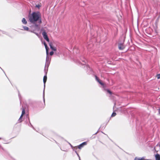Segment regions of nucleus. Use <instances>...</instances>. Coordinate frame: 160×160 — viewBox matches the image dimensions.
<instances>
[{
  "instance_id": "nucleus-25",
  "label": "nucleus",
  "mask_w": 160,
  "mask_h": 160,
  "mask_svg": "<svg viewBox=\"0 0 160 160\" xmlns=\"http://www.w3.org/2000/svg\"><path fill=\"white\" fill-rule=\"evenodd\" d=\"M76 152H77L76 151ZM77 153V154L79 156V160H80V157L79 156L78 154V153Z\"/></svg>"
},
{
  "instance_id": "nucleus-4",
  "label": "nucleus",
  "mask_w": 160,
  "mask_h": 160,
  "mask_svg": "<svg viewBox=\"0 0 160 160\" xmlns=\"http://www.w3.org/2000/svg\"><path fill=\"white\" fill-rule=\"evenodd\" d=\"M42 35L43 37V38L45 39L47 42H49V39L47 36V33L45 31L43 32H42Z\"/></svg>"
},
{
  "instance_id": "nucleus-22",
  "label": "nucleus",
  "mask_w": 160,
  "mask_h": 160,
  "mask_svg": "<svg viewBox=\"0 0 160 160\" xmlns=\"http://www.w3.org/2000/svg\"><path fill=\"white\" fill-rule=\"evenodd\" d=\"M156 147H158L159 148V149H160V144L159 145H158V144L156 146Z\"/></svg>"
},
{
  "instance_id": "nucleus-30",
  "label": "nucleus",
  "mask_w": 160,
  "mask_h": 160,
  "mask_svg": "<svg viewBox=\"0 0 160 160\" xmlns=\"http://www.w3.org/2000/svg\"><path fill=\"white\" fill-rule=\"evenodd\" d=\"M1 139V138H0V139Z\"/></svg>"
},
{
  "instance_id": "nucleus-16",
  "label": "nucleus",
  "mask_w": 160,
  "mask_h": 160,
  "mask_svg": "<svg viewBox=\"0 0 160 160\" xmlns=\"http://www.w3.org/2000/svg\"><path fill=\"white\" fill-rule=\"evenodd\" d=\"M144 159V158H137V157L135 158L134 159V160H143Z\"/></svg>"
},
{
  "instance_id": "nucleus-5",
  "label": "nucleus",
  "mask_w": 160,
  "mask_h": 160,
  "mask_svg": "<svg viewBox=\"0 0 160 160\" xmlns=\"http://www.w3.org/2000/svg\"><path fill=\"white\" fill-rule=\"evenodd\" d=\"M25 110L23 108L22 110V114L21 115L20 118H19L18 119V121L19 122H22V120H21V118H22V117L23 116V115L25 114Z\"/></svg>"
},
{
  "instance_id": "nucleus-13",
  "label": "nucleus",
  "mask_w": 160,
  "mask_h": 160,
  "mask_svg": "<svg viewBox=\"0 0 160 160\" xmlns=\"http://www.w3.org/2000/svg\"><path fill=\"white\" fill-rule=\"evenodd\" d=\"M22 22L24 24H26L27 23V21H26V19L23 18H22Z\"/></svg>"
},
{
  "instance_id": "nucleus-21",
  "label": "nucleus",
  "mask_w": 160,
  "mask_h": 160,
  "mask_svg": "<svg viewBox=\"0 0 160 160\" xmlns=\"http://www.w3.org/2000/svg\"><path fill=\"white\" fill-rule=\"evenodd\" d=\"M107 92H108L109 94H111V92L110 91H109V90H107Z\"/></svg>"
},
{
  "instance_id": "nucleus-18",
  "label": "nucleus",
  "mask_w": 160,
  "mask_h": 160,
  "mask_svg": "<svg viewBox=\"0 0 160 160\" xmlns=\"http://www.w3.org/2000/svg\"><path fill=\"white\" fill-rule=\"evenodd\" d=\"M116 115V113L113 112L112 114L111 115V116L112 117H114V116H115Z\"/></svg>"
},
{
  "instance_id": "nucleus-11",
  "label": "nucleus",
  "mask_w": 160,
  "mask_h": 160,
  "mask_svg": "<svg viewBox=\"0 0 160 160\" xmlns=\"http://www.w3.org/2000/svg\"><path fill=\"white\" fill-rule=\"evenodd\" d=\"M156 160H160V155L159 154H157L155 156Z\"/></svg>"
},
{
  "instance_id": "nucleus-14",
  "label": "nucleus",
  "mask_w": 160,
  "mask_h": 160,
  "mask_svg": "<svg viewBox=\"0 0 160 160\" xmlns=\"http://www.w3.org/2000/svg\"><path fill=\"white\" fill-rule=\"evenodd\" d=\"M48 54L47 55V57L46 58V61H50V58L48 56Z\"/></svg>"
},
{
  "instance_id": "nucleus-2",
  "label": "nucleus",
  "mask_w": 160,
  "mask_h": 160,
  "mask_svg": "<svg viewBox=\"0 0 160 160\" xmlns=\"http://www.w3.org/2000/svg\"><path fill=\"white\" fill-rule=\"evenodd\" d=\"M32 31H39L40 30V27L39 25L35 24L31 27Z\"/></svg>"
},
{
  "instance_id": "nucleus-7",
  "label": "nucleus",
  "mask_w": 160,
  "mask_h": 160,
  "mask_svg": "<svg viewBox=\"0 0 160 160\" xmlns=\"http://www.w3.org/2000/svg\"><path fill=\"white\" fill-rule=\"evenodd\" d=\"M49 45L51 49L52 50L54 51H56L57 50L56 48L55 47H54L52 46V44L51 42H50L49 43Z\"/></svg>"
},
{
  "instance_id": "nucleus-23",
  "label": "nucleus",
  "mask_w": 160,
  "mask_h": 160,
  "mask_svg": "<svg viewBox=\"0 0 160 160\" xmlns=\"http://www.w3.org/2000/svg\"><path fill=\"white\" fill-rule=\"evenodd\" d=\"M36 7L38 8H39L40 7V6L39 5H37L36 6Z\"/></svg>"
},
{
  "instance_id": "nucleus-28",
  "label": "nucleus",
  "mask_w": 160,
  "mask_h": 160,
  "mask_svg": "<svg viewBox=\"0 0 160 160\" xmlns=\"http://www.w3.org/2000/svg\"><path fill=\"white\" fill-rule=\"evenodd\" d=\"M154 149L156 151L155 148H154Z\"/></svg>"
},
{
  "instance_id": "nucleus-17",
  "label": "nucleus",
  "mask_w": 160,
  "mask_h": 160,
  "mask_svg": "<svg viewBox=\"0 0 160 160\" xmlns=\"http://www.w3.org/2000/svg\"><path fill=\"white\" fill-rule=\"evenodd\" d=\"M31 32H33V33H35V34H36L37 36H38V37H39V34L38 33H37V32H35V31H31Z\"/></svg>"
},
{
  "instance_id": "nucleus-20",
  "label": "nucleus",
  "mask_w": 160,
  "mask_h": 160,
  "mask_svg": "<svg viewBox=\"0 0 160 160\" xmlns=\"http://www.w3.org/2000/svg\"><path fill=\"white\" fill-rule=\"evenodd\" d=\"M53 51H51L50 53V55L52 56L53 54Z\"/></svg>"
},
{
  "instance_id": "nucleus-29",
  "label": "nucleus",
  "mask_w": 160,
  "mask_h": 160,
  "mask_svg": "<svg viewBox=\"0 0 160 160\" xmlns=\"http://www.w3.org/2000/svg\"><path fill=\"white\" fill-rule=\"evenodd\" d=\"M70 144V146H72L71 145V144Z\"/></svg>"
},
{
  "instance_id": "nucleus-10",
  "label": "nucleus",
  "mask_w": 160,
  "mask_h": 160,
  "mask_svg": "<svg viewBox=\"0 0 160 160\" xmlns=\"http://www.w3.org/2000/svg\"><path fill=\"white\" fill-rule=\"evenodd\" d=\"M95 78L96 80L102 86H104V84L102 83L101 81L98 78L97 76H95Z\"/></svg>"
},
{
  "instance_id": "nucleus-12",
  "label": "nucleus",
  "mask_w": 160,
  "mask_h": 160,
  "mask_svg": "<svg viewBox=\"0 0 160 160\" xmlns=\"http://www.w3.org/2000/svg\"><path fill=\"white\" fill-rule=\"evenodd\" d=\"M46 49V54L47 55H48V47L47 45L46 44L44 45Z\"/></svg>"
},
{
  "instance_id": "nucleus-8",
  "label": "nucleus",
  "mask_w": 160,
  "mask_h": 160,
  "mask_svg": "<svg viewBox=\"0 0 160 160\" xmlns=\"http://www.w3.org/2000/svg\"><path fill=\"white\" fill-rule=\"evenodd\" d=\"M87 144V142H84L78 146V148L79 149H81L85 145Z\"/></svg>"
},
{
  "instance_id": "nucleus-3",
  "label": "nucleus",
  "mask_w": 160,
  "mask_h": 160,
  "mask_svg": "<svg viewBox=\"0 0 160 160\" xmlns=\"http://www.w3.org/2000/svg\"><path fill=\"white\" fill-rule=\"evenodd\" d=\"M47 79V76L46 75L44 76L43 77V83H44V89L43 91V100L44 102H45V99H44V89L45 88V83L46 82Z\"/></svg>"
},
{
  "instance_id": "nucleus-24",
  "label": "nucleus",
  "mask_w": 160,
  "mask_h": 160,
  "mask_svg": "<svg viewBox=\"0 0 160 160\" xmlns=\"http://www.w3.org/2000/svg\"><path fill=\"white\" fill-rule=\"evenodd\" d=\"M158 112L159 113V114L160 115V109H159L158 110Z\"/></svg>"
},
{
  "instance_id": "nucleus-26",
  "label": "nucleus",
  "mask_w": 160,
  "mask_h": 160,
  "mask_svg": "<svg viewBox=\"0 0 160 160\" xmlns=\"http://www.w3.org/2000/svg\"><path fill=\"white\" fill-rule=\"evenodd\" d=\"M44 45L46 44V43H45V42H44Z\"/></svg>"
},
{
  "instance_id": "nucleus-6",
  "label": "nucleus",
  "mask_w": 160,
  "mask_h": 160,
  "mask_svg": "<svg viewBox=\"0 0 160 160\" xmlns=\"http://www.w3.org/2000/svg\"><path fill=\"white\" fill-rule=\"evenodd\" d=\"M50 61H46V64L45 67V70H46V69H48V66L50 63Z\"/></svg>"
},
{
  "instance_id": "nucleus-19",
  "label": "nucleus",
  "mask_w": 160,
  "mask_h": 160,
  "mask_svg": "<svg viewBox=\"0 0 160 160\" xmlns=\"http://www.w3.org/2000/svg\"><path fill=\"white\" fill-rule=\"evenodd\" d=\"M157 77L158 79L160 78V74L157 75Z\"/></svg>"
},
{
  "instance_id": "nucleus-15",
  "label": "nucleus",
  "mask_w": 160,
  "mask_h": 160,
  "mask_svg": "<svg viewBox=\"0 0 160 160\" xmlns=\"http://www.w3.org/2000/svg\"><path fill=\"white\" fill-rule=\"evenodd\" d=\"M23 28L24 30L26 31H28L29 30V28L26 26H23Z\"/></svg>"
},
{
  "instance_id": "nucleus-1",
  "label": "nucleus",
  "mask_w": 160,
  "mask_h": 160,
  "mask_svg": "<svg viewBox=\"0 0 160 160\" xmlns=\"http://www.w3.org/2000/svg\"><path fill=\"white\" fill-rule=\"evenodd\" d=\"M28 18L30 22L32 23L39 20V23H41V15L39 12H34L29 15Z\"/></svg>"
},
{
  "instance_id": "nucleus-27",
  "label": "nucleus",
  "mask_w": 160,
  "mask_h": 160,
  "mask_svg": "<svg viewBox=\"0 0 160 160\" xmlns=\"http://www.w3.org/2000/svg\"><path fill=\"white\" fill-rule=\"evenodd\" d=\"M30 125H31V126H32V127H32V125H31V124L30 123Z\"/></svg>"
},
{
  "instance_id": "nucleus-9",
  "label": "nucleus",
  "mask_w": 160,
  "mask_h": 160,
  "mask_svg": "<svg viewBox=\"0 0 160 160\" xmlns=\"http://www.w3.org/2000/svg\"><path fill=\"white\" fill-rule=\"evenodd\" d=\"M125 48L124 46L122 44H120L118 45V48L119 49L122 50Z\"/></svg>"
}]
</instances>
